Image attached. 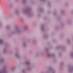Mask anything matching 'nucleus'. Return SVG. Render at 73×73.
Listing matches in <instances>:
<instances>
[{
    "instance_id": "nucleus-13",
    "label": "nucleus",
    "mask_w": 73,
    "mask_h": 73,
    "mask_svg": "<svg viewBox=\"0 0 73 73\" xmlns=\"http://www.w3.org/2000/svg\"><path fill=\"white\" fill-rule=\"evenodd\" d=\"M65 12V11L64 10H62L61 11V13L62 14V15H63V14H64V13Z\"/></svg>"
},
{
    "instance_id": "nucleus-14",
    "label": "nucleus",
    "mask_w": 73,
    "mask_h": 73,
    "mask_svg": "<svg viewBox=\"0 0 73 73\" xmlns=\"http://www.w3.org/2000/svg\"><path fill=\"white\" fill-rule=\"evenodd\" d=\"M6 28L7 29H9L10 28H11V26L10 25H8L6 27Z\"/></svg>"
},
{
    "instance_id": "nucleus-24",
    "label": "nucleus",
    "mask_w": 73,
    "mask_h": 73,
    "mask_svg": "<svg viewBox=\"0 0 73 73\" xmlns=\"http://www.w3.org/2000/svg\"><path fill=\"white\" fill-rule=\"evenodd\" d=\"M48 72H49V71H47V73H48Z\"/></svg>"
},
{
    "instance_id": "nucleus-21",
    "label": "nucleus",
    "mask_w": 73,
    "mask_h": 73,
    "mask_svg": "<svg viewBox=\"0 0 73 73\" xmlns=\"http://www.w3.org/2000/svg\"><path fill=\"white\" fill-rule=\"evenodd\" d=\"M46 36H47L46 35H45L44 36V37H45V38H46Z\"/></svg>"
},
{
    "instance_id": "nucleus-5",
    "label": "nucleus",
    "mask_w": 73,
    "mask_h": 73,
    "mask_svg": "<svg viewBox=\"0 0 73 73\" xmlns=\"http://www.w3.org/2000/svg\"><path fill=\"white\" fill-rule=\"evenodd\" d=\"M47 56L48 57H53L54 55V54H50L48 53L47 55Z\"/></svg>"
},
{
    "instance_id": "nucleus-22",
    "label": "nucleus",
    "mask_w": 73,
    "mask_h": 73,
    "mask_svg": "<svg viewBox=\"0 0 73 73\" xmlns=\"http://www.w3.org/2000/svg\"><path fill=\"white\" fill-rule=\"evenodd\" d=\"M57 49H58V48H59V47H57Z\"/></svg>"
},
{
    "instance_id": "nucleus-10",
    "label": "nucleus",
    "mask_w": 73,
    "mask_h": 73,
    "mask_svg": "<svg viewBox=\"0 0 73 73\" xmlns=\"http://www.w3.org/2000/svg\"><path fill=\"white\" fill-rule=\"evenodd\" d=\"M0 73H7V72L6 71L4 70H2L0 71Z\"/></svg>"
},
{
    "instance_id": "nucleus-18",
    "label": "nucleus",
    "mask_w": 73,
    "mask_h": 73,
    "mask_svg": "<svg viewBox=\"0 0 73 73\" xmlns=\"http://www.w3.org/2000/svg\"><path fill=\"white\" fill-rule=\"evenodd\" d=\"M4 53H5L7 52V49H4L3 50Z\"/></svg>"
},
{
    "instance_id": "nucleus-9",
    "label": "nucleus",
    "mask_w": 73,
    "mask_h": 73,
    "mask_svg": "<svg viewBox=\"0 0 73 73\" xmlns=\"http://www.w3.org/2000/svg\"><path fill=\"white\" fill-rule=\"evenodd\" d=\"M27 70H32V67L31 66H29L28 67V68H27Z\"/></svg>"
},
{
    "instance_id": "nucleus-4",
    "label": "nucleus",
    "mask_w": 73,
    "mask_h": 73,
    "mask_svg": "<svg viewBox=\"0 0 73 73\" xmlns=\"http://www.w3.org/2000/svg\"><path fill=\"white\" fill-rule=\"evenodd\" d=\"M68 71L70 73H73V67L70 68L68 70Z\"/></svg>"
},
{
    "instance_id": "nucleus-26",
    "label": "nucleus",
    "mask_w": 73,
    "mask_h": 73,
    "mask_svg": "<svg viewBox=\"0 0 73 73\" xmlns=\"http://www.w3.org/2000/svg\"><path fill=\"white\" fill-rule=\"evenodd\" d=\"M41 12H42V10H41Z\"/></svg>"
},
{
    "instance_id": "nucleus-3",
    "label": "nucleus",
    "mask_w": 73,
    "mask_h": 73,
    "mask_svg": "<svg viewBox=\"0 0 73 73\" xmlns=\"http://www.w3.org/2000/svg\"><path fill=\"white\" fill-rule=\"evenodd\" d=\"M15 56L17 58H19L20 57V53L19 52H17L15 54Z\"/></svg>"
},
{
    "instance_id": "nucleus-19",
    "label": "nucleus",
    "mask_w": 73,
    "mask_h": 73,
    "mask_svg": "<svg viewBox=\"0 0 73 73\" xmlns=\"http://www.w3.org/2000/svg\"><path fill=\"white\" fill-rule=\"evenodd\" d=\"M52 73H56V71L55 70L53 71Z\"/></svg>"
},
{
    "instance_id": "nucleus-23",
    "label": "nucleus",
    "mask_w": 73,
    "mask_h": 73,
    "mask_svg": "<svg viewBox=\"0 0 73 73\" xmlns=\"http://www.w3.org/2000/svg\"><path fill=\"white\" fill-rule=\"evenodd\" d=\"M23 72H25V71H24V70H23Z\"/></svg>"
},
{
    "instance_id": "nucleus-1",
    "label": "nucleus",
    "mask_w": 73,
    "mask_h": 73,
    "mask_svg": "<svg viewBox=\"0 0 73 73\" xmlns=\"http://www.w3.org/2000/svg\"><path fill=\"white\" fill-rule=\"evenodd\" d=\"M22 32L21 30L19 29H16L14 31L12 32L13 34H15V33H17V34H19L21 33Z\"/></svg>"
},
{
    "instance_id": "nucleus-11",
    "label": "nucleus",
    "mask_w": 73,
    "mask_h": 73,
    "mask_svg": "<svg viewBox=\"0 0 73 73\" xmlns=\"http://www.w3.org/2000/svg\"><path fill=\"white\" fill-rule=\"evenodd\" d=\"M28 28V27L27 26H25L23 28L24 30H26Z\"/></svg>"
},
{
    "instance_id": "nucleus-25",
    "label": "nucleus",
    "mask_w": 73,
    "mask_h": 73,
    "mask_svg": "<svg viewBox=\"0 0 73 73\" xmlns=\"http://www.w3.org/2000/svg\"><path fill=\"white\" fill-rule=\"evenodd\" d=\"M42 73H45L43 72H42Z\"/></svg>"
},
{
    "instance_id": "nucleus-2",
    "label": "nucleus",
    "mask_w": 73,
    "mask_h": 73,
    "mask_svg": "<svg viewBox=\"0 0 73 73\" xmlns=\"http://www.w3.org/2000/svg\"><path fill=\"white\" fill-rule=\"evenodd\" d=\"M23 12L25 14L29 15L30 14V10L29 9L26 10H23Z\"/></svg>"
},
{
    "instance_id": "nucleus-17",
    "label": "nucleus",
    "mask_w": 73,
    "mask_h": 73,
    "mask_svg": "<svg viewBox=\"0 0 73 73\" xmlns=\"http://www.w3.org/2000/svg\"><path fill=\"white\" fill-rule=\"evenodd\" d=\"M70 55V56L73 58V53H71Z\"/></svg>"
},
{
    "instance_id": "nucleus-7",
    "label": "nucleus",
    "mask_w": 73,
    "mask_h": 73,
    "mask_svg": "<svg viewBox=\"0 0 73 73\" xmlns=\"http://www.w3.org/2000/svg\"><path fill=\"white\" fill-rule=\"evenodd\" d=\"M4 43L3 39L2 38H0V45H1Z\"/></svg>"
},
{
    "instance_id": "nucleus-16",
    "label": "nucleus",
    "mask_w": 73,
    "mask_h": 73,
    "mask_svg": "<svg viewBox=\"0 0 73 73\" xmlns=\"http://www.w3.org/2000/svg\"><path fill=\"white\" fill-rule=\"evenodd\" d=\"M4 61V60L3 59H2L0 61V62H3Z\"/></svg>"
},
{
    "instance_id": "nucleus-20",
    "label": "nucleus",
    "mask_w": 73,
    "mask_h": 73,
    "mask_svg": "<svg viewBox=\"0 0 73 73\" xmlns=\"http://www.w3.org/2000/svg\"><path fill=\"white\" fill-rule=\"evenodd\" d=\"M22 1L23 3H24L25 1V0H22Z\"/></svg>"
},
{
    "instance_id": "nucleus-12",
    "label": "nucleus",
    "mask_w": 73,
    "mask_h": 73,
    "mask_svg": "<svg viewBox=\"0 0 73 73\" xmlns=\"http://www.w3.org/2000/svg\"><path fill=\"white\" fill-rule=\"evenodd\" d=\"M22 45L24 47H25L27 45V44L25 42H24L23 43Z\"/></svg>"
},
{
    "instance_id": "nucleus-27",
    "label": "nucleus",
    "mask_w": 73,
    "mask_h": 73,
    "mask_svg": "<svg viewBox=\"0 0 73 73\" xmlns=\"http://www.w3.org/2000/svg\"><path fill=\"white\" fill-rule=\"evenodd\" d=\"M48 4H49V3H48Z\"/></svg>"
},
{
    "instance_id": "nucleus-6",
    "label": "nucleus",
    "mask_w": 73,
    "mask_h": 73,
    "mask_svg": "<svg viewBox=\"0 0 73 73\" xmlns=\"http://www.w3.org/2000/svg\"><path fill=\"white\" fill-rule=\"evenodd\" d=\"M44 27H45V25H44L42 24L41 25V27L42 31H44Z\"/></svg>"
},
{
    "instance_id": "nucleus-15",
    "label": "nucleus",
    "mask_w": 73,
    "mask_h": 73,
    "mask_svg": "<svg viewBox=\"0 0 73 73\" xmlns=\"http://www.w3.org/2000/svg\"><path fill=\"white\" fill-rule=\"evenodd\" d=\"M36 41L35 40H33L32 41V43H33V44H35L36 43Z\"/></svg>"
},
{
    "instance_id": "nucleus-8",
    "label": "nucleus",
    "mask_w": 73,
    "mask_h": 73,
    "mask_svg": "<svg viewBox=\"0 0 73 73\" xmlns=\"http://www.w3.org/2000/svg\"><path fill=\"white\" fill-rule=\"evenodd\" d=\"M25 64L27 65H30L31 64V63H30L29 60H27L25 62Z\"/></svg>"
}]
</instances>
